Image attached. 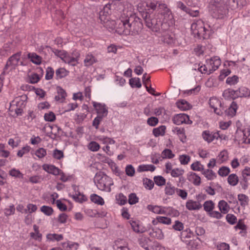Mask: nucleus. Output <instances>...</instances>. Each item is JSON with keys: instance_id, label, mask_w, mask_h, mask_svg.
I'll use <instances>...</instances> for the list:
<instances>
[{"instance_id": "nucleus-1", "label": "nucleus", "mask_w": 250, "mask_h": 250, "mask_svg": "<svg viewBox=\"0 0 250 250\" xmlns=\"http://www.w3.org/2000/svg\"><path fill=\"white\" fill-rule=\"evenodd\" d=\"M147 9L141 15L145 25L152 31L162 33L173 23L170 10L162 1L152 0L146 3Z\"/></svg>"}, {"instance_id": "nucleus-2", "label": "nucleus", "mask_w": 250, "mask_h": 250, "mask_svg": "<svg viewBox=\"0 0 250 250\" xmlns=\"http://www.w3.org/2000/svg\"><path fill=\"white\" fill-rule=\"evenodd\" d=\"M112 25L110 27L120 35L136 36L139 35L143 28V25L141 19L135 14L129 17H122L116 21H110Z\"/></svg>"}, {"instance_id": "nucleus-3", "label": "nucleus", "mask_w": 250, "mask_h": 250, "mask_svg": "<svg viewBox=\"0 0 250 250\" xmlns=\"http://www.w3.org/2000/svg\"><path fill=\"white\" fill-rule=\"evenodd\" d=\"M208 8L211 16L216 19H223L228 13L229 9L224 0H210Z\"/></svg>"}, {"instance_id": "nucleus-4", "label": "nucleus", "mask_w": 250, "mask_h": 250, "mask_svg": "<svg viewBox=\"0 0 250 250\" xmlns=\"http://www.w3.org/2000/svg\"><path fill=\"white\" fill-rule=\"evenodd\" d=\"M94 182L98 189L108 192L111 191L110 186L113 185L112 179L101 172L96 174Z\"/></svg>"}, {"instance_id": "nucleus-5", "label": "nucleus", "mask_w": 250, "mask_h": 250, "mask_svg": "<svg viewBox=\"0 0 250 250\" xmlns=\"http://www.w3.org/2000/svg\"><path fill=\"white\" fill-rule=\"evenodd\" d=\"M192 34L199 39H206L209 37L211 31L206 28L202 21L193 23L191 25Z\"/></svg>"}, {"instance_id": "nucleus-6", "label": "nucleus", "mask_w": 250, "mask_h": 250, "mask_svg": "<svg viewBox=\"0 0 250 250\" xmlns=\"http://www.w3.org/2000/svg\"><path fill=\"white\" fill-rule=\"evenodd\" d=\"M210 106L214 109V112L218 115L222 116L224 112L226 114L233 116L235 115L236 110L238 108V105L236 102L233 101L228 109L219 108L217 106H215L213 104V101L210 100Z\"/></svg>"}, {"instance_id": "nucleus-7", "label": "nucleus", "mask_w": 250, "mask_h": 250, "mask_svg": "<svg viewBox=\"0 0 250 250\" xmlns=\"http://www.w3.org/2000/svg\"><path fill=\"white\" fill-rule=\"evenodd\" d=\"M21 55V52H18L9 58L7 61L6 64L4 67L2 74H5L6 71L9 68L10 70H12L13 69H15L16 68V67L18 65Z\"/></svg>"}, {"instance_id": "nucleus-8", "label": "nucleus", "mask_w": 250, "mask_h": 250, "mask_svg": "<svg viewBox=\"0 0 250 250\" xmlns=\"http://www.w3.org/2000/svg\"><path fill=\"white\" fill-rule=\"evenodd\" d=\"M174 124L180 125L182 124L190 125L192 123V121L189 119V116L184 113L178 114L175 115L172 119Z\"/></svg>"}, {"instance_id": "nucleus-9", "label": "nucleus", "mask_w": 250, "mask_h": 250, "mask_svg": "<svg viewBox=\"0 0 250 250\" xmlns=\"http://www.w3.org/2000/svg\"><path fill=\"white\" fill-rule=\"evenodd\" d=\"M12 103L13 104V105H14V103H15L16 105V108L14 110L17 116H21L23 113L22 107H24L25 105L24 101L21 100L20 98L17 97L12 101Z\"/></svg>"}, {"instance_id": "nucleus-10", "label": "nucleus", "mask_w": 250, "mask_h": 250, "mask_svg": "<svg viewBox=\"0 0 250 250\" xmlns=\"http://www.w3.org/2000/svg\"><path fill=\"white\" fill-rule=\"evenodd\" d=\"M93 105L97 111L98 116H101L102 117H104L107 116L108 110L105 104L94 102L93 103Z\"/></svg>"}, {"instance_id": "nucleus-11", "label": "nucleus", "mask_w": 250, "mask_h": 250, "mask_svg": "<svg viewBox=\"0 0 250 250\" xmlns=\"http://www.w3.org/2000/svg\"><path fill=\"white\" fill-rule=\"evenodd\" d=\"M111 4H107L99 12V18L102 21L105 22L106 18L111 13Z\"/></svg>"}, {"instance_id": "nucleus-12", "label": "nucleus", "mask_w": 250, "mask_h": 250, "mask_svg": "<svg viewBox=\"0 0 250 250\" xmlns=\"http://www.w3.org/2000/svg\"><path fill=\"white\" fill-rule=\"evenodd\" d=\"M152 241L148 237L145 235L140 236L138 240L139 245L146 250H148L149 245L151 244Z\"/></svg>"}, {"instance_id": "nucleus-13", "label": "nucleus", "mask_w": 250, "mask_h": 250, "mask_svg": "<svg viewBox=\"0 0 250 250\" xmlns=\"http://www.w3.org/2000/svg\"><path fill=\"white\" fill-rule=\"evenodd\" d=\"M209 62L210 65H211V68H209L208 70V74H210L218 68L221 64V60L217 57H215L211 58Z\"/></svg>"}, {"instance_id": "nucleus-14", "label": "nucleus", "mask_w": 250, "mask_h": 250, "mask_svg": "<svg viewBox=\"0 0 250 250\" xmlns=\"http://www.w3.org/2000/svg\"><path fill=\"white\" fill-rule=\"evenodd\" d=\"M43 169L49 173L54 175H58L61 171L54 165L44 164L42 166Z\"/></svg>"}, {"instance_id": "nucleus-15", "label": "nucleus", "mask_w": 250, "mask_h": 250, "mask_svg": "<svg viewBox=\"0 0 250 250\" xmlns=\"http://www.w3.org/2000/svg\"><path fill=\"white\" fill-rule=\"evenodd\" d=\"M186 207L189 210H194L201 209L202 206L199 202L189 200L187 202Z\"/></svg>"}, {"instance_id": "nucleus-16", "label": "nucleus", "mask_w": 250, "mask_h": 250, "mask_svg": "<svg viewBox=\"0 0 250 250\" xmlns=\"http://www.w3.org/2000/svg\"><path fill=\"white\" fill-rule=\"evenodd\" d=\"M223 96L225 98H231L233 100H235L236 98L239 97V93L238 92L237 89L235 90L231 89H228L225 90L223 93Z\"/></svg>"}, {"instance_id": "nucleus-17", "label": "nucleus", "mask_w": 250, "mask_h": 250, "mask_svg": "<svg viewBox=\"0 0 250 250\" xmlns=\"http://www.w3.org/2000/svg\"><path fill=\"white\" fill-rule=\"evenodd\" d=\"M188 179L195 186H199L201 184V178L196 173L189 172L188 174Z\"/></svg>"}, {"instance_id": "nucleus-18", "label": "nucleus", "mask_w": 250, "mask_h": 250, "mask_svg": "<svg viewBox=\"0 0 250 250\" xmlns=\"http://www.w3.org/2000/svg\"><path fill=\"white\" fill-rule=\"evenodd\" d=\"M97 62V60L94 56L91 54H87L83 61L84 66L88 67Z\"/></svg>"}, {"instance_id": "nucleus-19", "label": "nucleus", "mask_w": 250, "mask_h": 250, "mask_svg": "<svg viewBox=\"0 0 250 250\" xmlns=\"http://www.w3.org/2000/svg\"><path fill=\"white\" fill-rule=\"evenodd\" d=\"M129 222L133 231L137 233H143L146 230L145 228L141 227L137 221L131 220Z\"/></svg>"}, {"instance_id": "nucleus-20", "label": "nucleus", "mask_w": 250, "mask_h": 250, "mask_svg": "<svg viewBox=\"0 0 250 250\" xmlns=\"http://www.w3.org/2000/svg\"><path fill=\"white\" fill-rule=\"evenodd\" d=\"M27 57L30 61L37 65H40L42 63V58L35 53H29Z\"/></svg>"}, {"instance_id": "nucleus-21", "label": "nucleus", "mask_w": 250, "mask_h": 250, "mask_svg": "<svg viewBox=\"0 0 250 250\" xmlns=\"http://www.w3.org/2000/svg\"><path fill=\"white\" fill-rule=\"evenodd\" d=\"M79 55H80L75 58L71 57L67 54L65 57L64 58L63 62L65 63H68L71 66H76L78 63Z\"/></svg>"}, {"instance_id": "nucleus-22", "label": "nucleus", "mask_w": 250, "mask_h": 250, "mask_svg": "<svg viewBox=\"0 0 250 250\" xmlns=\"http://www.w3.org/2000/svg\"><path fill=\"white\" fill-rule=\"evenodd\" d=\"M149 235L153 238L157 239H162L164 238V234L162 230L158 228L152 229L149 233Z\"/></svg>"}, {"instance_id": "nucleus-23", "label": "nucleus", "mask_w": 250, "mask_h": 250, "mask_svg": "<svg viewBox=\"0 0 250 250\" xmlns=\"http://www.w3.org/2000/svg\"><path fill=\"white\" fill-rule=\"evenodd\" d=\"M176 105L181 110H187L191 108L190 104L185 100H181L176 102Z\"/></svg>"}, {"instance_id": "nucleus-24", "label": "nucleus", "mask_w": 250, "mask_h": 250, "mask_svg": "<svg viewBox=\"0 0 250 250\" xmlns=\"http://www.w3.org/2000/svg\"><path fill=\"white\" fill-rule=\"evenodd\" d=\"M166 129V126L162 125L158 127L153 128L152 133L156 137H159V136H163L165 134Z\"/></svg>"}, {"instance_id": "nucleus-25", "label": "nucleus", "mask_w": 250, "mask_h": 250, "mask_svg": "<svg viewBox=\"0 0 250 250\" xmlns=\"http://www.w3.org/2000/svg\"><path fill=\"white\" fill-rule=\"evenodd\" d=\"M57 90L58 95H56L55 97V100L58 101L61 100H63L65 99L66 96H67L65 91L61 86H58L57 87Z\"/></svg>"}, {"instance_id": "nucleus-26", "label": "nucleus", "mask_w": 250, "mask_h": 250, "mask_svg": "<svg viewBox=\"0 0 250 250\" xmlns=\"http://www.w3.org/2000/svg\"><path fill=\"white\" fill-rule=\"evenodd\" d=\"M240 98H249L250 97V90L246 87L241 86L237 89Z\"/></svg>"}, {"instance_id": "nucleus-27", "label": "nucleus", "mask_w": 250, "mask_h": 250, "mask_svg": "<svg viewBox=\"0 0 250 250\" xmlns=\"http://www.w3.org/2000/svg\"><path fill=\"white\" fill-rule=\"evenodd\" d=\"M192 235V232L190 231L189 229H187L185 230H183L181 232V240L186 243L188 242L189 241L187 239L190 238Z\"/></svg>"}, {"instance_id": "nucleus-28", "label": "nucleus", "mask_w": 250, "mask_h": 250, "mask_svg": "<svg viewBox=\"0 0 250 250\" xmlns=\"http://www.w3.org/2000/svg\"><path fill=\"white\" fill-rule=\"evenodd\" d=\"M218 206L221 213L223 214H226L229 211V207L228 203L224 200L220 201Z\"/></svg>"}, {"instance_id": "nucleus-29", "label": "nucleus", "mask_w": 250, "mask_h": 250, "mask_svg": "<svg viewBox=\"0 0 250 250\" xmlns=\"http://www.w3.org/2000/svg\"><path fill=\"white\" fill-rule=\"evenodd\" d=\"M155 168V167L152 165H141L138 167L137 171L139 172L146 171H150L152 172L154 171Z\"/></svg>"}, {"instance_id": "nucleus-30", "label": "nucleus", "mask_w": 250, "mask_h": 250, "mask_svg": "<svg viewBox=\"0 0 250 250\" xmlns=\"http://www.w3.org/2000/svg\"><path fill=\"white\" fill-rule=\"evenodd\" d=\"M68 71H67L64 68H59L56 71V79H62L68 75Z\"/></svg>"}, {"instance_id": "nucleus-31", "label": "nucleus", "mask_w": 250, "mask_h": 250, "mask_svg": "<svg viewBox=\"0 0 250 250\" xmlns=\"http://www.w3.org/2000/svg\"><path fill=\"white\" fill-rule=\"evenodd\" d=\"M214 203L211 200L207 201L203 204L204 209L206 212H208V214L214 209Z\"/></svg>"}, {"instance_id": "nucleus-32", "label": "nucleus", "mask_w": 250, "mask_h": 250, "mask_svg": "<svg viewBox=\"0 0 250 250\" xmlns=\"http://www.w3.org/2000/svg\"><path fill=\"white\" fill-rule=\"evenodd\" d=\"M90 200L92 202L100 205H103L104 203L103 198L96 194L90 196Z\"/></svg>"}, {"instance_id": "nucleus-33", "label": "nucleus", "mask_w": 250, "mask_h": 250, "mask_svg": "<svg viewBox=\"0 0 250 250\" xmlns=\"http://www.w3.org/2000/svg\"><path fill=\"white\" fill-rule=\"evenodd\" d=\"M202 174L208 180H213L216 177L215 173L212 170L209 169H204L202 172Z\"/></svg>"}, {"instance_id": "nucleus-34", "label": "nucleus", "mask_w": 250, "mask_h": 250, "mask_svg": "<svg viewBox=\"0 0 250 250\" xmlns=\"http://www.w3.org/2000/svg\"><path fill=\"white\" fill-rule=\"evenodd\" d=\"M228 182L230 185L235 186L239 182L238 177L235 174H231L228 178Z\"/></svg>"}, {"instance_id": "nucleus-35", "label": "nucleus", "mask_w": 250, "mask_h": 250, "mask_svg": "<svg viewBox=\"0 0 250 250\" xmlns=\"http://www.w3.org/2000/svg\"><path fill=\"white\" fill-rule=\"evenodd\" d=\"M176 188L172 186L170 183H167L165 188V193L168 195H172L176 192Z\"/></svg>"}, {"instance_id": "nucleus-36", "label": "nucleus", "mask_w": 250, "mask_h": 250, "mask_svg": "<svg viewBox=\"0 0 250 250\" xmlns=\"http://www.w3.org/2000/svg\"><path fill=\"white\" fill-rule=\"evenodd\" d=\"M238 199L240 202L241 206L245 207L248 205L249 203V198L248 197L244 194H239L238 195Z\"/></svg>"}, {"instance_id": "nucleus-37", "label": "nucleus", "mask_w": 250, "mask_h": 250, "mask_svg": "<svg viewBox=\"0 0 250 250\" xmlns=\"http://www.w3.org/2000/svg\"><path fill=\"white\" fill-rule=\"evenodd\" d=\"M151 243L148 250H166L165 248L157 241H152Z\"/></svg>"}, {"instance_id": "nucleus-38", "label": "nucleus", "mask_w": 250, "mask_h": 250, "mask_svg": "<svg viewBox=\"0 0 250 250\" xmlns=\"http://www.w3.org/2000/svg\"><path fill=\"white\" fill-rule=\"evenodd\" d=\"M239 1L240 0H226L225 3L228 8L229 7L231 9H235L238 7Z\"/></svg>"}, {"instance_id": "nucleus-39", "label": "nucleus", "mask_w": 250, "mask_h": 250, "mask_svg": "<svg viewBox=\"0 0 250 250\" xmlns=\"http://www.w3.org/2000/svg\"><path fill=\"white\" fill-rule=\"evenodd\" d=\"M174 131L179 136L180 141H182V142H184V140L186 138L185 129L184 128H181L176 127L174 128Z\"/></svg>"}, {"instance_id": "nucleus-40", "label": "nucleus", "mask_w": 250, "mask_h": 250, "mask_svg": "<svg viewBox=\"0 0 250 250\" xmlns=\"http://www.w3.org/2000/svg\"><path fill=\"white\" fill-rule=\"evenodd\" d=\"M129 84L132 87L140 88L142 86L140 79L139 78H133L129 80Z\"/></svg>"}, {"instance_id": "nucleus-41", "label": "nucleus", "mask_w": 250, "mask_h": 250, "mask_svg": "<svg viewBox=\"0 0 250 250\" xmlns=\"http://www.w3.org/2000/svg\"><path fill=\"white\" fill-rule=\"evenodd\" d=\"M190 167L191 169L194 171H202L203 172L204 170V166L198 161H196L192 164Z\"/></svg>"}, {"instance_id": "nucleus-42", "label": "nucleus", "mask_w": 250, "mask_h": 250, "mask_svg": "<svg viewBox=\"0 0 250 250\" xmlns=\"http://www.w3.org/2000/svg\"><path fill=\"white\" fill-rule=\"evenodd\" d=\"M174 154L169 149H165L162 152V157L163 159H171L174 157Z\"/></svg>"}, {"instance_id": "nucleus-43", "label": "nucleus", "mask_w": 250, "mask_h": 250, "mask_svg": "<svg viewBox=\"0 0 250 250\" xmlns=\"http://www.w3.org/2000/svg\"><path fill=\"white\" fill-rule=\"evenodd\" d=\"M239 78L236 75H233L232 77H229L226 80V83L230 85H233L238 83Z\"/></svg>"}, {"instance_id": "nucleus-44", "label": "nucleus", "mask_w": 250, "mask_h": 250, "mask_svg": "<svg viewBox=\"0 0 250 250\" xmlns=\"http://www.w3.org/2000/svg\"><path fill=\"white\" fill-rule=\"evenodd\" d=\"M184 172L185 171L183 169L176 168L172 170L170 172V174L173 177H178L179 176L183 175Z\"/></svg>"}, {"instance_id": "nucleus-45", "label": "nucleus", "mask_w": 250, "mask_h": 250, "mask_svg": "<svg viewBox=\"0 0 250 250\" xmlns=\"http://www.w3.org/2000/svg\"><path fill=\"white\" fill-rule=\"evenodd\" d=\"M154 181L158 186H162L166 184V179L162 176H154Z\"/></svg>"}, {"instance_id": "nucleus-46", "label": "nucleus", "mask_w": 250, "mask_h": 250, "mask_svg": "<svg viewBox=\"0 0 250 250\" xmlns=\"http://www.w3.org/2000/svg\"><path fill=\"white\" fill-rule=\"evenodd\" d=\"M229 172V168L226 166L221 167L218 171V174L222 177H225L228 175Z\"/></svg>"}, {"instance_id": "nucleus-47", "label": "nucleus", "mask_w": 250, "mask_h": 250, "mask_svg": "<svg viewBox=\"0 0 250 250\" xmlns=\"http://www.w3.org/2000/svg\"><path fill=\"white\" fill-rule=\"evenodd\" d=\"M156 219L159 223L163 224L170 225L171 223V219L167 217L157 216Z\"/></svg>"}, {"instance_id": "nucleus-48", "label": "nucleus", "mask_w": 250, "mask_h": 250, "mask_svg": "<svg viewBox=\"0 0 250 250\" xmlns=\"http://www.w3.org/2000/svg\"><path fill=\"white\" fill-rule=\"evenodd\" d=\"M116 200L120 205H124L127 202V198L123 193H120L116 196Z\"/></svg>"}, {"instance_id": "nucleus-49", "label": "nucleus", "mask_w": 250, "mask_h": 250, "mask_svg": "<svg viewBox=\"0 0 250 250\" xmlns=\"http://www.w3.org/2000/svg\"><path fill=\"white\" fill-rule=\"evenodd\" d=\"M88 147L89 150L92 151H97L100 148L99 144L95 141L90 142L88 145Z\"/></svg>"}, {"instance_id": "nucleus-50", "label": "nucleus", "mask_w": 250, "mask_h": 250, "mask_svg": "<svg viewBox=\"0 0 250 250\" xmlns=\"http://www.w3.org/2000/svg\"><path fill=\"white\" fill-rule=\"evenodd\" d=\"M41 211L47 216H50L53 212V208L49 206H43L41 208Z\"/></svg>"}, {"instance_id": "nucleus-51", "label": "nucleus", "mask_w": 250, "mask_h": 250, "mask_svg": "<svg viewBox=\"0 0 250 250\" xmlns=\"http://www.w3.org/2000/svg\"><path fill=\"white\" fill-rule=\"evenodd\" d=\"M139 202V198L134 193H130L128 196V203L130 205H134Z\"/></svg>"}, {"instance_id": "nucleus-52", "label": "nucleus", "mask_w": 250, "mask_h": 250, "mask_svg": "<svg viewBox=\"0 0 250 250\" xmlns=\"http://www.w3.org/2000/svg\"><path fill=\"white\" fill-rule=\"evenodd\" d=\"M44 118L46 121L52 122L56 120V116L53 112L50 111L44 114Z\"/></svg>"}, {"instance_id": "nucleus-53", "label": "nucleus", "mask_w": 250, "mask_h": 250, "mask_svg": "<svg viewBox=\"0 0 250 250\" xmlns=\"http://www.w3.org/2000/svg\"><path fill=\"white\" fill-rule=\"evenodd\" d=\"M172 228L175 230L181 231L184 228V224L180 221L176 220L174 222V224L172 225Z\"/></svg>"}, {"instance_id": "nucleus-54", "label": "nucleus", "mask_w": 250, "mask_h": 250, "mask_svg": "<svg viewBox=\"0 0 250 250\" xmlns=\"http://www.w3.org/2000/svg\"><path fill=\"white\" fill-rule=\"evenodd\" d=\"M54 71L51 67H48L46 70L45 78L46 80H49L53 78Z\"/></svg>"}, {"instance_id": "nucleus-55", "label": "nucleus", "mask_w": 250, "mask_h": 250, "mask_svg": "<svg viewBox=\"0 0 250 250\" xmlns=\"http://www.w3.org/2000/svg\"><path fill=\"white\" fill-rule=\"evenodd\" d=\"M202 136L203 139L208 143H210L213 141L212 134L210 133L209 131L208 130L203 131Z\"/></svg>"}, {"instance_id": "nucleus-56", "label": "nucleus", "mask_w": 250, "mask_h": 250, "mask_svg": "<svg viewBox=\"0 0 250 250\" xmlns=\"http://www.w3.org/2000/svg\"><path fill=\"white\" fill-rule=\"evenodd\" d=\"M125 171L126 174L128 176L132 177L134 175L135 169L131 165L126 166Z\"/></svg>"}, {"instance_id": "nucleus-57", "label": "nucleus", "mask_w": 250, "mask_h": 250, "mask_svg": "<svg viewBox=\"0 0 250 250\" xmlns=\"http://www.w3.org/2000/svg\"><path fill=\"white\" fill-rule=\"evenodd\" d=\"M53 52L56 56L60 57L62 61L67 54V53L65 51L58 49H55Z\"/></svg>"}, {"instance_id": "nucleus-58", "label": "nucleus", "mask_w": 250, "mask_h": 250, "mask_svg": "<svg viewBox=\"0 0 250 250\" xmlns=\"http://www.w3.org/2000/svg\"><path fill=\"white\" fill-rule=\"evenodd\" d=\"M159 122V120L155 117H151L147 120V124L151 126H156Z\"/></svg>"}, {"instance_id": "nucleus-59", "label": "nucleus", "mask_w": 250, "mask_h": 250, "mask_svg": "<svg viewBox=\"0 0 250 250\" xmlns=\"http://www.w3.org/2000/svg\"><path fill=\"white\" fill-rule=\"evenodd\" d=\"M179 161L182 165H187L190 160V157L187 155H182L179 156Z\"/></svg>"}, {"instance_id": "nucleus-60", "label": "nucleus", "mask_w": 250, "mask_h": 250, "mask_svg": "<svg viewBox=\"0 0 250 250\" xmlns=\"http://www.w3.org/2000/svg\"><path fill=\"white\" fill-rule=\"evenodd\" d=\"M226 218L227 222L231 225L235 224L237 221L236 217L232 214H228Z\"/></svg>"}, {"instance_id": "nucleus-61", "label": "nucleus", "mask_w": 250, "mask_h": 250, "mask_svg": "<svg viewBox=\"0 0 250 250\" xmlns=\"http://www.w3.org/2000/svg\"><path fill=\"white\" fill-rule=\"evenodd\" d=\"M144 184L145 185L146 188H147L148 189H151L154 187V182L152 180L146 178L143 180Z\"/></svg>"}, {"instance_id": "nucleus-62", "label": "nucleus", "mask_w": 250, "mask_h": 250, "mask_svg": "<svg viewBox=\"0 0 250 250\" xmlns=\"http://www.w3.org/2000/svg\"><path fill=\"white\" fill-rule=\"evenodd\" d=\"M31 149V147L26 146L23 147L17 153V156L19 157H21L25 154L28 153Z\"/></svg>"}, {"instance_id": "nucleus-63", "label": "nucleus", "mask_w": 250, "mask_h": 250, "mask_svg": "<svg viewBox=\"0 0 250 250\" xmlns=\"http://www.w3.org/2000/svg\"><path fill=\"white\" fill-rule=\"evenodd\" d=\"M53 156L54 158L58 160H60L64 157L63 152L58 149H55L54 150Z\"/></svg>"}, {"instance_id": "nucleus-64", "label": "nucleus", "mask_w": 250, "mask_h": 250, "mask_svg": "<svg viewBox=\"0 0 250 250\" xmlns=\"http://www.w3.org/2000/svg\"><path fill=\"white\" fill-rule=\"evenodd\" d=\"M242 176L245 181L250 179V168L246 167L242 172Z\"/></svg>"}]
</instances>
